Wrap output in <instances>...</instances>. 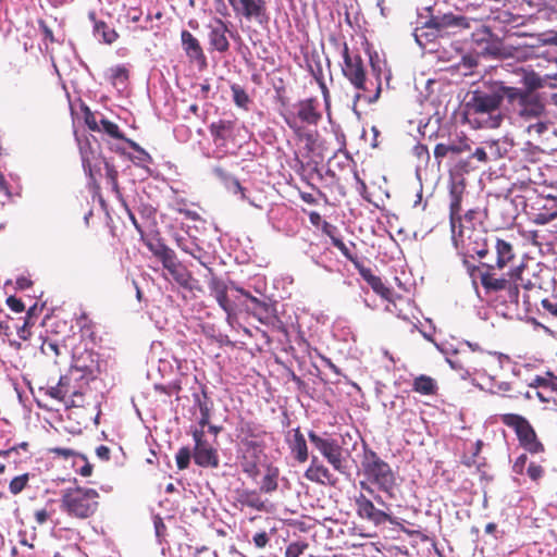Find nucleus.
Listing matches in <instances>:
<instances>
[{"label":"nucleus","mask_w":557,"mask_h":557,"mask_svg":"<svg viewBox=\"0 0 557 557\" xmlns=\"http://www.w3.org/2000/svg\"><path fill=\"white\" fill-rule=\"evenodd\" d=\"M490 242L495 263H488L490 268L482 277V287L486 294L506 292L508 301L518 309L520 287H532L531 281L524 277L527 265L523 262L512 265L517 253L510 240L494 236Z\"/></svg>","instance_id":"nucleus-1"},{"label":"nucleus","mask_w":557,"mask_h":557,"mask_svg":"<svg viewBox=\"0 0 557 557\" xmlns=\"http://www.w3.org/2000/svg\"><path fill=\"white\" fill-rule=\"evenodd\" d=\"M342 57L344 59L343 74L358 90L355 102L363 100L367 103L375 102L382 91L381 73H375V79L367 78L363 61L359 54H350L347 42L343 44Z\"/></svg>","instance_id":"nucleus-2"},{"label":"nucleus","mask_w":557,"mask_h":557,"mask_svg":"<svg viewBox=\"0 0 557 557\" xmlns=\"http://www.w3.org/2000/svg\"><path fill=\"white\" fill-rule=\"evenodd\" d=\"M515 207L521 208L529 220L536 225H545L557 219V197L542 195L535 189H527L512 198Z\"/></svg>","instance_id":"nucleus-3"},{"label":"nucleus","mask_w":557,"mask_h":557,"mask_svg":"<svg viewBox=\"0 0 557 557\" xmlns=\"http://www.w3.org/2000/svg\"><path fill=\"white\" fill-rule=\"evenodd\" d=\"M61 509L70 517L87 519L91 517L99 506V493L89 487H67L62 491Z\"/></svg>","instance_id":"nucleus-4"},{"label":"nucleus","mask_w":557,"mask_h":557,"mask_svg":"<svg viewBox=\"0 0 557 557\" xmlns=\"http://www.w3.org/2000/svg\"><path fill=\"white\" fill-rule=\"evenodd\" d=\"M499 106L500 96L496 92V89L491 91L475 89L472 91L470 99L465 103V113L467 115L487 114V119L483 121L482 126L496 128L503 121Z\"/></svg>","instance_id":"nucleus-5"},{"label":"nucleus","mask_w":557,"mask_h":557,"mask_svg":"<svg viewBox=\"0 0 557 557\" xmlns=\"http://www.w3.org/2000/svg\"><path fill=\"white\" fill-rule=\"evenodd\" d=\"M361 465L367 480L389 497H394L397 482L391 466L373 450L364 453Z\"/></svg>","instance_id":"nucleus-6"},{"label":"nucleus","mask_w":557,"mask_h":557,"mask_svg":"<svg viewBox=\"0 0 557 557\" xmlns=\"http://www.w3.org/2000/svg\"><path fill=\"white\" fill-rule=\"evenodd\" d=\"M450 367L456 370H463L467 375H485L494 379L502 369L500 356L483 349L472 348L471 354L465 356V364L459 361L448 360Z\"/></svg>","instance_id":"nucleus-7"},{"label":"nucleus","mask_w":557,"mask_h":557,"mask_svg":"<svg viewBox=\"0 0 557 557\" xmlns=\"http://www.w3.org/2000/svg\"><path fill=\"white\" fill-rule=\"evenodd\" d=\"M500 422L513 430L519 445L532 455L545 451L544 444L540 441L534 428L527 418L517 413H504L499 416Z\"/></svg>","instance_id":"nucleus-8"},{"label":"nucleus","mask_w":557,"mask_h":557,"mask_svg":"<svg viewBox=\"0 0 557 557\" xmlns=\"http://www.w3.org/2000/svg\"><path fill=\"white\" fill-rule=\"evenodd\" d=\"M92 376V369L89 366H81L78 362L73 364L70 371L62 375L55 386L49 387L47 395L65 404L69 397H72L81 380H87Z\"/></svg>","instance_id":"nucleus-9"},{"label":"nucleus","mask_w":557,"mask_h":557,"mask_svg":"<svg viewBox=\"0 0 557 557\" xmlns=\"http://www.w3.org/2000/svg\"><path fill=\"white\" fill-rule=\"evenodd\" d=\"M308 437L315 449L325 458L333 469L341 474H348L347 459L344 456V448L337 440L323 437L314 431H309Z\"/></svg>","instance_id":"nucleus-10"},{"label":"nucleus","mask_w":557,"mask_h":557,"mask_svg":"<svg viewBox=\"0 0 557 557\" xmlns=\"http://www.w3.org/2000/svg\"><path fill=\"white\" fill-rule=\"evenodd\" d=\"M462 195L463 187L454 184L449 191V222L451 238L456 248H459L460 244L463 246V236L466 231L470 228L462 224V216L460 215Z\"/></svg>","instance_id":"nucleus-11"},{"label":"nucleus","mask_w":557,"mask_h":557,"mask_svg":"<svg viewBox=\"0 0 557 557\" xmlns=\"http://www.w3.org/2000/svg\"><path fill=\"white\" fill-rule=\"evenodd\" d=\"M191 435L195 442L193 451L195 463L202 468H218L220 465L218 449L208 442L205 430L195 429Z\"/></svg>","instance_id":"nucleus-12"},{"label":"nucleus","mask_w":557,"mask_h":557,"mask_svg":"<svg viewBox=\"0 0 557 557\" xmlns=\"http://www.w3.org/2000/svg\"><path fill=\"white\" fill-rule=\"evenodd\" d=\"M296 116L286 115L284 120L297 135H300L301 132V126L298 124V120L309 125H317L322 119L317 98L300 100L296 103Z\"/></svg>","instance_id":"nucleus-13"},{"label":"nucleus","mask_w":557,"mask_h":557,"mask_svg":"<svg viewBox=\"0 0 557 557\" xmlns=\"http://www.w3.org/2000/svg\"><path fill=\"white\" fill-rule=\"evenodd\" d=\"M355 505L357 515L361 519L368 520L375 525H381L386 522L391 524H397L396 519L392 515L376 508L373 502L363 494L356 496Z\"/></svg>","instance_id":"nucleus-14"},{"label":"nucleus","mask_w":557,"mask_h":557,"mask_svg":"<svg viewBox=\"0 0 557 557\" xmlns=\"http://www.w3.org/2000/svg\"><path fill=\"white\" fill-rule=\"evenodd\" d=\"M265 434L255 422L242 419L237 425V437L244 450L263 451L262 436Z\"/></svg>","instance_id":"nucleus-15"},{"label":"nucleus","mask_w":557,"mask_h":557,"mask_svg":"<svg viewBox=\"0 0 557 557\" xmlns=\"http://www.w3.org/2000/svg\"><path fill=\"white\" fill-rule=\"evenodd\" d=\"M471 22L478 23L474 18L446 13L443 15H433L428 22V26L434 28L438 34H448L450 30L456 33L457 30L470 28Z\"/></svg>","instance_id":"nucleus-16"},{"label":"nucleus","mask_w":557,"mask_h":557,"mask_svg":"<svg viewBox=\"0 0 557 557\" xmlns=\"http://www.w3.org/2000/svg\"><path fill=\"white\" fill-rule=\"evenodd\" d=\"M209 132L216 147H225L236 138L237 121L220 119L209 125Z\"/></svg>","instance_id":"nucleus-17"},{"label":"nucleus","mask_w":557,"mask_h":557,"mask_svg":"<svg viewBox=\"0 0 557 557\" xmlns=\"http://www.w3.org/2000/svg\"><path fill=\"white\" fill-rule=\"evenodd\" d=\"M163 269L172 276L175 283L185 289H193V274L178 259L173 251L163 261H161Z\"/></svg>","instance_id":"nucleus-18"},{"label":"nucleus","mask_w":557,"mask_h":557,"mask_svg":"<svg viewBox=\"0 0 557 557\" xmlns=\"http://www.w3.org/2000/svg\"><path fill=\"white\" fill-rule=\"evenodd\" d=\"M233 10L247 20L267 17V0H228Z\"/></svg>","instance_id":"nucleus-19"},{"label":"nucleus","mask_w":557,"mask_h":557,"mask_svg":"<svg viewBox=\"0 0 557 557\" xmlns=\"http://www.w3.org/2000/svg\"><path fill=\"white\" fill-rule=\"evenodd\" d=\"M208 270L211 273V277L208 282L210 295L214 297L221 309H223L227 315L233 314L234 305L227 296L228 288L226 283L222 278L218 277L211 268H208Z\"/></svg>","instance_id":"nucleus-20"},{"label":"nucleus","mask_w":557,"mask_h":557,"mask_svg":"<svg viewBox=\"0 0 557 557\" xmlns=\"http://www.w3.org/2000/svg\"><path fill=\"white\" fill-rule=\"evenodd\" d=\"M305 478L320 485L335 486L337 483V478L315 456H312L311 463L305 471Z\"/></svg>","instance_id":"nucleus-21"},{"label":"nucleus","mask_w":557,"mask_h":557,"mask_svg":"<svg viewBox=\"0 0 557 557\" xmlns=\"http://www.w3.org/2000/svg\"><path fill=\"white\" fill-rule=\"evenodd\" d=\"M183 49L190 61H195L200 69L207 66V58L199 40L188 30L181 33Z\"/></svg>","instance_id":"nucleus-22"},{"label":"nucleus","mask_w":557,"mask_h":557,"mask_svg":"<svg viewBox=\"0 0 557 557\" xmlns=\"http://www.w3.org/2000/svg\"><path fill=\"white\" fill-rule=\"evenodd\" d=\"M235 504L238 505L240 509L248 507L257 511H269L268 500L262 499L260 492L257 490H237Z\"/></svg>","instance_id":"nucleus-23"},{"label":"nucleus","mask_w":557,"mask_h":557,"mask_svg":"<svg viewBox=\"0 0 557 557\" xmlns=\"http://www.w3.org/2000/svg\"><path fill=\"white\" fill-rule=\"evenodd\" d=\"M468 244L463 242V246L460 244L458 250L460 253L466 256L467 252H472L479 258H485L490 252L488 238L483 236L481 233L474 232L473 230L467 236Z\"/></svg>","instance_id":"nucleus-24"},{"label":"nucleus","mask_w":557,"mask_h":557,"mask_svg":"<svg viewBox=\"0 0 557 557\" xmlns=\"http://www.w3.org/2000/svg\"><path fill=\"white\" fill-rule=\"evenodd\" d=\"M545 112V104L541 97L535 92H529L523 101L518 106V113L524 120L539 119Z\"/></svg>","instance_id":"nucleus-25"},{"label":"nucleus","mask_w":557,"mask_h":557,"mask_svg":"<svg viewBox=\"0 0 557 557\" xmlns=\"http://www.w3.org/2000/svg\"><path fill=\"white\" fill-rule=\"evenodd\" d=\"M472 39L478 45L482 46L481 53L497 57L500 54V42L494 38L492 32L485 27L476 29L472 34Z\"/></svg>","instance_id":"nucleus-26"},{"label":"nucleus","mask_w":557,"mask_h":557,"mask_svg":"<svg viewBox=\"0 0 557 557\" xmlns=\"http://www.w3.org/2000/svg\"><path fill=\"white\" fill-rule=\"evenodd\" d=\"M209 42L211 47L219 52H226L230 48V42L226 37L228 28L226 24L216 18L212 24L209 25Z\"/></svg>","instance_id":"nucleus-27"},{"label":"nucleus","mask_w":557,"mask_h":557,"mask_svg":"<svg viewBox=\"0 0 557 557\" xmlns=\"http://www.w3.org/2000/svg\"><path fill=\"white\" fill-rule=\"evenodd\" d=\"M360 276L370 285L372 290L381 296L383 299L389 300L393 296V292L391 288L385 286L380 276L373 274L370 268L361 264L357 268Z\"/></svg>","instance_id":"nucleus-28"},{"label":"nucleus","mask_w":557,"mask_h":557,"mask_svg":"<svg viewBox=\"0 0 557 557\" xmlns=\"http://www.w3.org/2000/svg\"><path fill=\"white\" fill-rule=\"evenodd\" d=\"M290 453L296 461L304 463L309 458L308 446L300 428L293 430V438L288 441Z\"/></svg>","instance_id":"nucleus-29"},{"label":"nucleus","mask_w":557,"mask_h":557,"mask_svg":"<svg viewBox=\"0 0 557 557\" xmlns=\"http://www.w3.org/2000/svg\"><path fill=\"white\" fill-rule=\"evenodd\" d=\"M176 245L177 247L190 255L193 258L199 261V263L203 267H207V262L205 261V258L207 256V252L202 247H200L195 239L186 238V237H176Z\"/></svg>","instance_id":"nucleus-30"},{"label":"nucleus","mask_w":557,"mask_h":557,"mask_svg":"<svg viewBox=\"0 0 557 557\" xmlns=\"http://www.w3.org/2000/svg\"><path fill=\"white\" fill-rule=\"evenodd\" d=\"M88 17L94 22V33L99 36L101 40L111 45L119 38V34L114 28H111L104 21H98L95 12H89Z\"/></svg>","instance_id":"nucleus-31"},{"label":"nucleus","mask_w":557,"mask_h":557,"mask_svg":"<svg viewBox=\"0 0 557 557\" xmlns=\"http://www.w3.org/2000/svg\"><path fill=\"white\" fill-rule=\"evenodd\" d=\"M412 391L420 395L433 396L437 394L438 385L435 379L421 374L413 379Z\"/></svg>","instance_id":"nucleus-32"},{"label":"nucleus","mask_w":557,"mask_h":557,"mask_svg":"<svg viewBox=\"0 0 557 557\" xmlns=\"http://www.w3.org/2000/svg\"><path fill=\"white\" fill-rule=\"evenodd\" d=\"M262 453L263 451H253V450H250V453H247L246 450H244L243 455L239 459V463H240L243 472L252 479H255L259 474L258 463H259L260 456Z\"/></svg>","instance_id":"nucleus-33"},{"label":"nucleus","mask_w":557,"mask_h":557,"mask_svg":"<svg viewBox=\"0 0 557 557\" xmlns=\"http://www.w3.org/2000/svg\"><path fill=\"white\" fill-rule=\"evenodd\" d=\"M195 403L197 404L200 411V419L198 421V429L205 430L206 425H209L211 419L212 403L208 397L206 387L202 388V398L199 395H194Z\"/></svg>","instance_id":"nucleus-34"},{"label":"nucleus","mask_w":557,"mask_h":557,"mask_svg":"<svg viewBox=\"0 0 557 557\" xmlns=\"http://www.w3.org/2000/svg\"><path fill=\"white\" fill-rule=\"evenodd\" d=\"M531 90H523L517 87L500 86L496 92L500 96V102L504 98L512 106H519Z\"/></svg>","instance_id":"nucleus-35"},{"label":"nucleus","mask_w":557,"mask_h":557,"mask_svg":"<svg viewBox=\"0 0 557 557\" xmlns=\"http://www.w3.org/2000/svg\"><path fill=\"white\" fill-rule=\"evenodd\" d=\"M280 470L277 467L269 466L262 478L260 493L271 494L278 487Z\"/></svg>","instance_id":"nucleus-36"},{"label":"nucleus","mask_w":557,"mask_h":557,"mask_svg":"<svg viewBox=\"0 0 557 557\" xmlns=\"http://www.w3.org/2000/svg\"><path fill=\"white\" fill-rule=\"evenodd\" d=\"M89 379L81 380L76 393L65 401L67 408H83L86 405V393L89 391Z\"/></svg>","instance_id":"nucleus-37"},{"label":"nucleus","mask_w":557,"mask_h":557,"mask_svg":"<svg viewBox=\"0 0 557 557\" xmlns=\"http://www.w3.org/2000/svg\"><path fill=\"white\" fill-rule=\"evenodd\" d=\"M83 168H90L96 161L104 159L99 149H95L89 141L79 147Z\"/></svg>","instance_id":"nucleus-38"},{"label":"nucleus","mask_w":557,"mask_h":557,"mask_svg":"<svg viewBox=\"0 0 557 557\" xmlns=\"http://www.w3.org/2000/svg\"><path fill=\"white\" fill-rule=\"evenodd\" d=\"M126 144L133 149L136 151V156H131V154H127V157L137 165H144V164H147V163H151L152 162V158L151 156L144 149L141 148L136 141H134L133 139H126Z\"/></svg>","instance_id":"nucleus-39"},{"label":"nucleus","mask_w":557,"mask_h":557,"mask_svg":"<svg viewBox=\"0 0 557 557\" xmlns=\"http://www.w3.org/2000/svg\"><path fill=\"white\" fill-rule=\"evenodd\" d=\"M100 132H103L114 139L124 140L125 143L126 139H128L125 137L124 133L120 129L117 124L106 117L100 119Z\"/></svg>","instance_id":"nucleus-40"},{"label":"nucleus","mask_w":557,"mask_h":557,"mask_svg":"<svg viewBox=\"0 0 557 557\" xmlns=\"http://www.w3.org/2000/svg\"><path fill=\"white\" fill-rule=\"evenodd\" d=\"M147 247L160 262L163 261L168 256H170L174 251L172 248H170L159 239L154 242H148Z\"/></svg>","instance_id":"nucleus-41"},{"label":"nucleus","mask_w":557,"mask_h":557,"mask_svg":"<svg viewBox=\"0 0 557 557\" xmlns=\"http://www.w3.org/2000/svg\"><path fill=\"white\" fill-rule=\"evenodd\" d=\"M231 90L234 103L242 109L248 110L251 100L246 90L238 84H233Z\"/></svg>","instance_id":"nucleus-42"},{"label":"nucleus","mask_w":557,"mask_h":557,"mask_svg":"<svg viewBox=\"0 0 557 557\" xmlns=\"http://www.w3.org/2000/svg\"><path fill=\"white\" fill-rule=\"evenodd\" d=\"M30 474L23 473L21 475L14 476L9 483V491L12 495H17L22 493L29 483Z\"/></svg>","instance_id":"nucleus-43"},{"label":"nucleus","mask_w":557,"mask_h":557,"mask_svg":"<svg viewBox=\"0 0 557 557\" xmlns=\"http://www.w3.org/2000/svg\"><path fill=\"white\" fill-rule=\"evenodd\" d=\"M449 151L453 154H460L471 150L470 139L466 136H459L457 139H453L449 144Z\"/></svg>","instance_id":"nucleus-44"},{"label":"nucleus","mask_w":557,"mask_h":557,"mask_svg":"<svg viewBox=\"0 0 557 557\" xmlns=\"http://www.w3.org/2000/svg\"><path fill=\"white\" fill-rule=\"evenodd\" d=\"M248 300L253 305L252 314L262 322L263 318H267L269 314V305L252 295L249 296Z\"/></svg>","instance_id":"nucleus-45"},{"label":"nucleus","mask_w":557,"mask_h":557,"mask_svg":"<svg viewBox=\"0 0 557 557\" xmlns=\"http://www.w3.org/2000/svg\"><path fill=\"white\" fill-rule=\"evenodd\" d=\"M531 388H537L535 391V396L544 404H554L556 406V397L554 396V392H550L549 387H546L544 385H530Z\"/></svg>","instance_id":"nucleus-46"},{"label":"nucleus","mask_w":557,"mask_h":557,"mask_svg":"<svg viewBox=\"0 0 557 557\" xmlns=\"http://www.w3.org/2000/svg\"><path fill=\"white\" fill-rule=\"evenodd\" d=\"M332 244L343 253L346 259H348L354 264L356 269L362 264L357 256L350 251L349 247L339 237L334 239V243Z\"/></svg>","instance_id":"nucleus-47"},{"label":"nucleus","mask_w":557,"mask_h":557,"mask_svg":"<svg viewBox=\"0 0 557 557\" xmlns=\"http://www.w3.org/2000/svg\"><path fill=\"white\" fill-rule=\"evenodd\" d=\"M543 310L552 317H557V287H554L553 293L542 299L541 301Z\"/></svg>","instance_id":"nucleus-48"},{"label":"nucleus","mask_w":557,"mask_h":557,"mask_svg":"<svg viewBox=\"0 0 557 557\" xmlns=\"http://www.w3.org/2000/svg\"><path fill=\"white\" fill-rule=\"evenodd\" d=\"M463 265L467 268L470 276H472V277L478 276L480 278L481 284H482L483 275L486 273L487 268H490L488 263H486V262H481L479 265H474V264L470 263L466 258L463 259Z\"/></svg>","instance_id":"nucleus-49"},{"label":"nucleus","mask_w":557,"mask_h":557,"mask_svg":"<svg viewBox=\"0 0 557 557\" xmlns=\"http://www.w3.org/2000/svg\"><path fill=\"white\" fill-rule=\"evenodd\" d=\"M104 162H107L106 158L96 161L94 163L95 166L91 165L90 168H84L85 173L89 176L92 185L96 188H99L98 176L101 175V166L104 165Z\"/></svg>","instance_id":"nucleus-50"},{"label":"nucleus","mask_w":557,"mask_h":557,"mask_svg":"<svg viewBox=\"0 0 557 557\" xmlns=\"http://www.w3.org/2000/svg\"><path fill=\"white\" fill-rule=\"evenodd\" d=\"M191 451L187 446L181 447L176 453L175 460L180 470L187 469L190 463Z\"/></svg>","instance_id":"nucleus-51"},{"label":"nucleus","mask_w":557,"mask_h":557,"mask_svg":"<svg viewBox=\"0 0 557 557\" xmlns=\"http://www.w3.org/2000/svg\"><path fill=\"white\" fill-rule=\"evenodd\" d=\"M104 169H106V177H107L109 184L111 185L112 189L115 193H119L120 187H119V182H117V176H119L117 170L115 169V166L113 164L109 163L108 161L104 162Z\"/></svg>","instance_id":"nucleus-52"},{"label":"nucleus","mask_w":557,"mask_h":557,"mask_svg":"<svg viewBox=\"0 0 557 557\" xmlns=\"http://www.w3.org/2000/svg\"><path fill=\"white\" fill-rule=\"evenodd\" d=\"M129 76L128 70L124 65H117L111 69V82L113 84H124Z\"/></svg>","instance_id":"nucleus-53"},{"label":"nucleus","mask_w":557,"mask_h":557,"mask_svg":"<svg viewBox=\"0 0 557 557\" xmlns=\"http://www.w3.org/2000/svg\"><path fill=\"white\" fill-rule=\"evenodd\" d=\"M308 548V544L304 542H293L285 549V557H300Z\"/></svg>","instance_id":"nucleus-54"},{"label":"nucleus","mask_w":557,"mask_h":557,"mask_svg":"<svg viewBox=\"0 0 557 557\" xmlns=\"http://www.w3.org/2000/svg\"><path fill=\"white\" fill-rule=\"evenodd\" d=\"M84 121L90 131L100 132V121H97L95 113L91 112L88 108H86L84 112Z\"/></svg>","instance_id":"nucleus-55"},{"label":"nucleus","mask_w":557,"mask_h":557,"mask_svg":"<svg viewBox=\"0 0 557 557\" xmlns=\"http://www.w3.org/2000/svg\"><path fill=\"white\" fill-rule=\"evenodd\" d=\"M48 453L53 455L54 457L62 458L64 460H67L71 457L78 455L75 450H73L71 448H63V447L48 448Z\"/></svg>","instance_id":"nucleus-56"},{"label":"nucleus","mask_w":557,"mask_h":557,"mask_svg":"<svg viewBox=\"0 0 557 557\" xmlns=\"http://www.w3.org/2000/svg\"><path fill=\"white\" fill-rule=\"evenodd\" d=\"M544 468L535 462H531L527 469V474L534 482L541 480L544 475Z\"/></svg>","instance_id":"nucleus-57"},{"label":"nucleus","mask_w":557,"mask_h":557,"mask_svg":"<svg viewBox=\"0 0 557 557\" xmlns=\"http://www.w3.org/2000/svg\"><path fill=\"white\" fill-rule=\"evenodd\" d=\"M313 76H314V79L315 82L318 83L320 89H321V92L323 95V98H324V101L326 104H329V101H330V90L325 84V81H324V76L322 74V71L320 70L319 73H313Z\"/></svg>","instance_id":"nucleus-58"},{"label":"nucleus","mask_w":557,"mask_h":557,"mask_svg":"<svg viewBox=\"0 0 557 557\" xmlns=\"http://www.w3.org/2000/svg\"><path fill=\"white\" fill-rule=\"evenodd\" d=\"M523 79L527 87L524 90H531V92H534L535 89L542 87V79L534 74L525 75Z\"/></svg>","instance_id":"nucleus-59"},{"label":"nucleus","mask_w":557,"mask_h":557,"mask_svg":"<svg viewBox=\"0 0 557 557\" xmlns=\"http://www.w3.org/2000/svg\"><path fill=\"white\" fill-rule=\"evenodd\" d=\"M450 153L449 147L447 144L440 143L435 146L433 154L438 164L442 163V160Z\"/></svg>","instance_id":"nucleus-60"},{"label":"nucleus","mask_w":557,"mask_h":557,"mask_svg":"<svg viewBox=\"0 0 557 557\" xmlns=\"http://www.w3.org/2000/svg\"><path fill=\"white\" fill-rule=\"evenodd\" d=\"M270 537L265 531L258 532L253 535L252 542L257 548H264L269 544Z\"/></svg>","instance_id":"nucleus-61"},{"label":"nucleus","mask_w":557,"mask_h":557,"mask_svg":"<svg viewBox=\"0 0 557 557\" xmlns=\"http://www.w3.org/2000/svg\"><path fill=\"white\" fill-rule=\"evenodd\" d=\"M7 305L12 311H14L16 313H21L25 310V306H24L23 301L21 299L16 298L15 296L8 297Z\"/></svg>","instance_id":"nucleus-62"},{"label":"nucleus","mask_w":557,"mask_h":557,"mask_svg":"<svg viewBox=\"0 0 557 557\" xmlns=\"http://www.w3.org/2000/svg\"><path fill=\"white\" fill-rule=\"evenodd\" d=\"M527 460H528V457L525 454H522L520 455L513 462L512 465V471L516 473V474H523L524 472V468H525V465H527Z\"/></svg>","instance_id":"nucleus-63"},{"label":"nucleus","mask_w":557,"mask_h":557,"mask_svg":"<svg viewBox=\"0 0 557 557\" xmlns=\"http://www.w3.org/2000/svg\"><path fill=\"white\" fill-rule=\"evenodd\" d=\"M322 232L329 236L331 238V242L334 243V239H337L338 237L336 236L337 234V227L331 223H329L327 221L323 222L322 223V227H321Z\"/></svg>","instance_id":"nucleus-64"}]
</instances>
